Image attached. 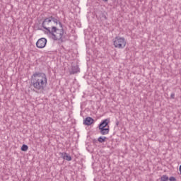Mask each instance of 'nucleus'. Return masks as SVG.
<instances>
[{"mask_svg": "<svg viewBox=\"0 0 181 181\" xmlns=\"http://www.w3.org/2000/svg\"><path fill=\"white\" fill-rule=\"evenodd\" d=\"M46 43H47V40L46 38H40L36 42V46L38 49H43L46 47Z\"/></svg>", "mask_w": 181, "mask_h": 181, "instance_id": "nucleus-5", "label": "nucleus"}, {"mask_svg": "<svg viewBox=\"0 0 181 181\" xmlns=\"http://www.w3.org/2000/svg\"><path fill=\"white\" fill-rule=\"evenodd\" d=\"M115 47L117 49H124L127 46V41L125 38L121 37H116L113 42Z\"/></svg>", "mask_w": 181, "mask_h": 181, "instance_id": "nucleus-4", "label": "nucleus"}, {"mask_svg": "<svg viewBox=\"0 0 181 181\" xmlns=\"http://www.w3.org/2000/svg\"><path fill=\"white\" fill-rule=\"evenodd\" d=\"M63 159H64L65 160H68V162H70V160H71V156H68L67 153H64L63 156Z\"/></svg>", "mask_w": 181, "mask_h": 181, "instance_id": "nucleus-10", "label": "nucleus"}, {"mask_svg": "<svg viewBox=\"0 0 181 181\" xmlns=\"http://www.w3.org/2000/svg\"><path fill=\"white\" fill-rule=\"evenodd\" d=\"M99 129L101 135H108L110 134V126H107V128H100Z\"/></svg>", "mask_w": 181, "mask_h": 181, "instance_id": "nucleus-8", "label": "nucleus"}, {"mask_svg": "<svg viewBox=\"0 0 181 181\" xmlns=\"http://www.w3.org/2000/svg\"><path fill=\"white\" fill-rule=\"evenodd\" d=\"M105 139H107V137H101L100 136L98 139V142H100V144H103V142H105Z\"/></svg>", "mask_w": 181, "mask_h": 181, "instance_id": "nucleus-11", "label": "nucleus"}, {"mask_svg": "<svg viewBox=\"0 0 181 181\" xmlns=\"http://www.w3.org/2000/svg\"><path fill=\"white\" fill-rule=\"evenodd\" d=\"M169 180H170V181H176V178H175V177H170L169 178Z\"/></svg>", "mask_w": 181, "mask_h": 181, "instance_id": "nucleus-15", "label": "nucleus"}, {"mask_svg": "<svg viewBox=\"0 0 181 181\" xmlns=\"http://www.w3.org/2000/svg\"><path fill=\"white\" fill-rule=\"evenodd\" d=\"M103 1H104V2H107L108 0H103Z\"/></svg>", "mask_w": 181, "mask_h": 181, "instance_id": "nucleus-19", "label": "nucleus"}, {"mask_svg": "<svg viewBox=\"0 0 181 181\" xmlns=\"http://www.w3.org/2000/svg\"><path fill=\"white\" fill-rule=\"evenodd\" d=\"M28 145L23 144L21 147V151H23V152H26V151H28Z\"/></svg>", "mask_w": 181, "mask_h": 181, "instance_id": "nucleus-12", "label": "nucleus"}, {"mask_svg": "<svg viewBox=\"0 0 181 181\" xmlns=\"http://www.w3.org/2000/svg\"><path fill=\"white\" fill-rule=\"evenodd\" d=\"M84 125H92V124H94V119L93 117H86L83 121Z\"/></svg>", "mask_w": 181, "mask_h": 181, "instance_id": "nucleus-6", "label": "nucleus"}, {"mask_svg": "<svg viewBox=\"0 0 181 181\" xmlns=\"http://www.w3.org/2000/svg\"><path fill=\"white\" fill-rule=\"evenodd\" d=\"M179 170H180V175H181V165H180Z\"/></svg>", "mask_w": 181, "mask_h": 181, "instance_id": "nucleus-17", "label": "nucleus"}, {"mask_svg": "<svg viewBox=\"0 0 181 181\" xmlns=\"http://www.w3.org/2000/svg\"><path fill=\"white\" fill-rule=\"evenodd\" d=\"M58 23L61 28H63V24H62V22H60L59 19L56 18L55 17L50 16L43 21L42 28H44L45 30H47L49 33L52 29H53V28H56L54 25H58Z\"/></svg>", "mask_w": 181, "mask_h": 181, "instance_id": "nucleus-2", "label": "nucleus"}, {"mask_svg": "<svg viewBox=\"0 0 181 181\" xmlns=\"http://www.w3.org/2000/svg\"><path fill=\"white\" fill-rule=\"evenodd\" d=\"M119 122H117L116 123V125H117V126H118V125H119Z\"/></svg>", "mask_w": 181, "mask_h": 181, "instance_id": "nucleus-18", "label": "nucleus"}, {"mask_svg": "<svg viewBox=\"0 0 181 181\" xmlns=\"http://www.w3.org/2000/svg\"><path fill=\"white\" fill-rule=\"evenodd\" d=\"M31 84L36 90V93L45 91L47 86V76L46 74L42 72H35L31 76Z\"/></svg>", "mask_w": 181, "mask_h": 181, "instance_id": "nucleus-1", "label": "nucleus"}, {"mask_svg": "<svg viewBox=\"0 0 181 181\" xmlns=\"http://www.w3.org/2000/svg\"><path fill=\"white\" fill-rule=\"evenodd\" d=\"M170 98H172L173 100H175V93H172L170 95Z\"/></svg>", "mask_w": 181, "mask_h": 181, "instance_id": "nucleus-16", "label": "nucleus"}, {"mask_svg": "<svg viewBox=\"0 0 181 181\" xmlns=\"http://www.w3.org/2000/svg\"><path fill=\"white\" fill-rule=\"evenodd\" d=\"M80 71V68H78V65H73L71 66V71H70V74H76Z\"/></svg>", "mask_w": 181, "mask_h": 181, "instance_id": "nucleus-9", "label": "nucleus"}, {"mask_svg": "<svg viewBox=\"0 0 181 181\" xmlns=\"http://www.w3.org/2000/svg\"><path fill=\"white\" fill-rule=\"evenodd\" d=\"M49 33V35H52V39H54V40H61V42H64V40H63L64 30L63 28L58 29L56 27H52V29H51Z\"/></svg>", "mask_w": 181, "mask_h": 181, "instance_id": "nucleus-3", "label": "nucleus"}, {"mask_svg": "<svg viewBox=\"0 0 181 181\" xmlns=\"http://www.w3.org/2000/svg\"><path fill=\"white\" fill-rule=\"evenodd\" d=\"M169 180V177H168L167 175H163L161 177V181H168Z\"/></svg>", "mask_w": 181, "mask_h": 181, "instance_id": "nucleus-13", "label": "nucleus"}, {"mask_svg": "<svg viewBox=\"0 0 181 181\" xmlns=\"http://www.w3.org/2000/svg\"><path fill=\"white\" fill-rule=\"evenodd\" d=\"M100 15H101L102 18H104V19H105V21H107V16H105V14H104V13L101 12Z\"/></svg>", "mask_w": 181, "mask_h": 181, "instance_id": "nucleus-14", "label": "nucleus"}, {"mask_svg": "<svg viewBox=\"0 0 181 181\" xmlns=\"http://www.w3.org/2000/svg\"><path fill=\"white\" fill-rule=\"evenodd\" d=\"M108 124H110V119H105L99 124L98 128H105L106 127H108Z\"/></svg>", "mask_w": 181, "mask_h": 181, "instance_id": "nucleus-7", "label": "nucleus"}]
</instances>
